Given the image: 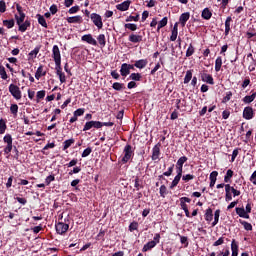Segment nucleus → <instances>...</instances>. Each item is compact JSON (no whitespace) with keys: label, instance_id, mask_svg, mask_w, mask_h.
Wrapping results in <instances>:
<instances>
[{"label":"nucleus","instance_id":"9b49d317","mask_svg":"<svg viewBox=\"0 0 256 256\" xmlns=\"http://www.w3.org/2000/svg\"><path fill=\"white\" fill-rule=\"evenodd\" d=\"M128 41H130V43H141V41H143V36L132 33L129 35Z\"/></svg>","mask_w":256,"mask_h":256},{"label":"nucleus","instance_id":"dca6fc26","mask_svg":"<svg viewBox=\"0 0 256 256\" xmlns=\"http://www.w3.org/2000/svg\"><path fill=\"white\" fill-rule=\"evenodd\" d=\"M187 203H191V200L187 197H182L180 198V207L183 211H187V209H189L187 207Z\"/></svg>","mask_w":256,"mask_h":256},{"label":"nucleus","instance_id":"a18cd8bd","mask_svg":"<svg viewBox=\"0 0 256 256\" xmlns=\"http://www.w3.org/2000/svg\"><path fill=\"white\" fill-rule=\"evenodd\" d=\"M179 181H181V178L179 176H175L174 180L170 185V189H174V187H177V185H179Z\"/></svg>","mask_w":256,"mask_h":256},{"label":"nucleus","instance_id":"7c9ffc66","mask_svg":"<svg viewBox=\"0 0 256 256\" xmlns=\"http://www.w3.org/2000/svg\"><path fill=\"white\" fill-rule=\"evenodd\" d=\"M0 77L3 79V81H7L9 76L7 75V71L5 70V67L3 65H0Z\"/></svg>","mask_w":256,"mask_h":256},{"label":"nucleus","instance_id":"f704fd0d","mask_svg":"<svg viewBox=\"0 0 256 256\" xmlns=\"http://www.w3.org/2000/svg\"><path fill=\"white\" fill-rule=\"evenodd\" d=\"M16 23L17 25H21V23H24L25 21V13H21L19 15H15Z\"/></svg>","mask_w":256,"mask_h":256},{"label":"nucleus","instance_id":"ddd939ff","mask_svg":"<svg viewBox=\"0 0 256 256\" xmlns=\"http://www.w3.org/2000/svg\"><path fill=\"white\" fill-rule=\"evenodd\" d=\"M201 77L204 83H208L209 85H215V82L213 81V76H211V74L203 73Z\"/></svg>","mask_w":256,"mask_h":256},{"label":"nucleus","instance_id":"3c124183","mask_svg":"<svg viewBox=\"0 0 256 256\" xmlns=\"http://www.w3.org/2000/svg\"><path fill=\"white\" fill-rule=\"evenodd\" d=\"M175 165L172 164L169 168L168 171L164 172L163 175L165 177H171V175L173 174V169H174Z\"/></svg>","mask_w":256,"mask_h":256},{"label":"nucleus","instance_id":"4c0bfd02","mask_svg":"<svg viewBox=\"0 0 256 256\" xmlns=\"http://www.w3.org/2000/svg\"><path fill=\"white\" fill-rule=\"evenodd\" d=\"M73 143H75V139H68L64 141L63 151H67V149H69V147H71Z\"/></svg>","mask_w":256,"mask_h":256},{"label":"nucleus","instance_id":"a878e982","mask_svg":"<svg viewBox=\"0 0 256 256\" xmlns=\"http://www.w3.org/2000/svg\"><path fill=\"white\" fill-rule=\"evenodd\" d=\"M231 21H233L231 16L226 18V21H225V35H229V31H231Z\"/></svg>","mask_w":256,"mask_h":256},{"label":"nucleus","instance_id":"09e8293b","mask_svg":"<svg viewBox=\"0 0 256 256\" xmlns=\"http://www.w3.org/2000/svg\"><path fill=\"white\" fill-rule=\"evenodd\" d=\"M229 192L233 193V197H239L241 195V191L235 189L233 186H230Z\"/></svg>","mask_w":256,"mask_h":256},{"label":"nucleus","instance_id":"f257e3e1","mask_svg":"<svg viewBox=\"0 0 256 256\" xmlns=\"http://www.w3.org/2000/svg\"><path fill=\"white\" fill-rule=\"evenodd\" d=\"M52 58L54 59L56 65V74L59 77L60 83H65L67 78L65 77V73H63V69L61 68V50H59V46L57 45L53 46Z\"/></svg>","mask_w":256,"mask_h":256},{"label":"nucleus","instance_id":"a211bd4d","mask_svg":"<svg viewBox=\"0 0 256 256\" xmlns=\"http://www.w3.org/2000/svg\"><path fill=\"white\" fill-rule=\"evenodd\" d=\"M217 175H219V172L213 171L210 174V187H215V183H217Z\"/></svg>","mask_w":256,"mask_h":256},{"label":"nucleus","instance_id":"4d7b16f0","mask_svg":"<svg viewBox=\"0 0 256 256\" xmlns=\"http://www.w3.org/2000/svg\"><path fill=\"white\" fill-rule=\"evenodd\" d=\"M223 243H225V237H220L213 243V247H219V245H223Z\"/></svg>","mask_w":256,"mask_h":256},{"label":"nucleus","instance_id":"680f3d73","mask_svg":"<svg viewBox=\"0 0 256 256\" xmlns=\"http://www.w3.org/2000/svg\"><path fill=\"white\" fill-rule=\"evenodd\" d=\"M176 107H177V109H181V107H185V100L177 99Z\"/></svg>","mask_w":256,"mask_h":256},{"label":"nucleus","instance_id":"393cba45","mask_svg":"<svg viewBox=\"0 0 256 256\" xmlns=\"http://www.w3.org/2000/svg\"><path fill=\"white\" fill-rule=\"evenodd\" d=\"M222 65H223V59L221 58V56H218L215 60V71L217 73H219V71H221Z\"/></svg>","mask_w":256,"mask_h":256},{"label":"nucleus","instance_id":"72a5a7b5","mask_svg":"<svg viewBox=\"0 0 256 256\" xmlns=\"http://www.w3.org/2000/svg\"><path fill=\"white\" fill-rule=\"evenodd\" d=\"M193 79V72L191 70L186 71V75L184 77V84L187 85Z\"/></svg>","mask_w":256,"mask_h":256},{"label":"nucleus","instance_id":"603ef678","mask_svg":"<svg viewBox=\"0 0 256 256\" xmlns=\"http://www.w3.org/2000/svg\"><path fill=\"white\" fill-rule=\"evenodd\" d=\"M130 79H132V81H141V74H139V73H132L130 75Z\"/></svg>","mask_w":256,"mask_h":256},{"label":"nucleus","instance_id":"69168bd1","mask_svg":"<svg viewBox=\"0 0 256 256\" xmlns=\"http://www.w3.org/2000/svg\"><path fill=\"white\" fill-rule=\"evenodd\" d=\"M52 181H55V176H53V175H49L45 179L46 185H51Z\"/></svg>","mask_w":256,"mask_h":256},{"label":"nucleus","instance_id":"b1692460","mask_svg":"<svg viewBox=\"0 0 256 256\" xmlns=\"http://www.w3.org/2000/svg\"><path fill=\"white\" fill-rule=\"evenodd\" d=\"M68 23H83V17L81 16H72L67 18Z\"/></svg>","mask_w":256,"mask_h":256},{"label":"nucleus","instance_id":"de8ad7c7","mask_svg":"<svg viewBox=\"0 0 256 256\" xmlns=\"http://www.w3.org/2000/svg\"><path fill=\"white\" fill-rule=\"evenodd\" d=\"M123 87H124V85L119 82H115L112 85V89H114L115 91H122Z\"/></svg>","mask_w":256,"mask_h":256},{"label":"nucleus","instance_id":"774afa93","mask_svg":"<svg viewBox=\"0 0 256 256\" xmlns=\"http://www.w3.org/2000/svg\"><path fill=\"white\" fill-rule=\"evenodd\" d=\"M250 181L253 183V185H256V170L250 176Z\"/></svg>","mask_w":256,"mask_h":256},{"label":"nucleus","instance_id":"0eeeda50","mask_svg":"<svg viewBox=\"0 0 256 256\" xmlns=\"http://www.w3.org/2000/svg\"><path fill=\"white\" fill-rule=\"evenodd\" d=\"M69 231V224H65L63 222H59L56 224V232L59 235H63Z\"/></svg>","mask_w":256,"mask_h":256},{"label":"nucleus","instance_id":"e2e57ef3","mask_svg":"<svg viewBox=\"0 0 256 256\" xmlns=\"http://www.w3.org/2000/svg\"><path fill=\"white\" fill-rule=\"evenodd\" d=\"M231 97H233L232 92H227L226 96L223 98L222 102L227 103L228 101H231Z\"/></svg>","mask_w":256,"mask_h":256},{"label":"nucleus","instance_id":"9d476101","mask_svg":"<svg viewBox=\"0 0 256 256\" xmlns=\"http://www.w3.org/2000/svg\"><path fill=\"white\" fill-rule=\"evenodd\" d=\"M81 40L84 41L85 43H88L89 45H94L97 46V40L93 38V35L91 34H86L81 37Z\"/></svg>","mask_w":256,"mask_h":256},{"label":"nucleus","instance_id":"412c9836","mask_svg":"<svg viewBox=\"0 0 256 256\" xmlns=\"http://www.w3.org/2000/svg\"><path fill=\"white\" fill-rule=\"evenodd\" d=\"M18 26H19V31H21V33H25V31H27V28L31 27V22H29V20H26L25 22L18 24Z\"/></svg>","mask_w":256,"mask_h":256},{"label":"nucleus","instance_id":"bb28decb","mask_svg":"<svg viewBox=\"0 0 256 256\" xmlns=\"http://www.w3.org/2000/svg\"><path fill=\"white\" fill-rule=\"evenodd\" d=\"M157 245V242L155 241H150L148 243H146L142 249V251L145 253L151 249H153V247H155Z\"/></svg>","mask_w":256,"mask_h":256},{"label":"nucleus","instance_id":"0e129e2a","mask_svg":"<svg viewBox=\"0 0 256 256\" xmlns=\"http://www.w3.org/2000/svg\"><path fill=\"white\" fill-rule=\"evenodd\" d=\"M84 113H85V109H83V108H79V109L74 111V115L76 117H81V115H83Z\"/></svg>","mask_w":256,"mask_h":256},{"label":"nucleus","instance_id":"4be33fe9","mask_svg":"<svg viewBox=\"0 0 256 256\" xmlns=\"http://www.w3.org/2000/svg\"><path fill=\"white\" fill-rule=\"evenodd\" d=\"M231 251H232V256L239 255V245H237V242H235V240H232Z\"/></svg>","mask_w":256,"mask_h":256},{"label":"nucleus","instance_id":"5701e85b","mask_svg":"<svg viewBox=\"0 0 256 256\" xmlns=\"http://www.w3.org/2000/svg\"><path fill=\"white\" fill-rule=\"evenodd\" d=\"M211 17H213V13H211V10H209V8H205L202 11V19L209 21V19H211Z\"/></svg>","mask_w":256,"mask_h":256},{"label":"nucleus","instance_id":"423d86ee","mask_svg":"<svg viewBox=\"0 0 256 256\" xmlns=\"http://www.w3.org/2000/svg\"><path fill=\"white\" fill-rule=\"evenodd\" d=\"M101 129V127H103V122H99V121H89L86 122L83 128V131H89V129Z\"/></svg>","mask_w":256,"mask_h":256},{"label":"nucleus","instance_id":"aec40b11","mask_svg":"<svg viewBox=\"0 0 256 256\" xmlns=\"http://www.w3.org/2000/svg\"><path fill=\"white\" fill-rule=\"evenodd\" d=\"M236 213L239 215V217H242L243 219H249V214L246 213L245 208L243 207H237Z\"/></svg>","mask_w":256,"mask_h":256},{"label":"nucleus","instance_id":"c9c22d12","mask_svg":"<svg viewBox=\"0 0 256 256\" xmlns=\"http://www.w3.org/2000/svg\"><path fill=\"white\" fill-rule=\"evenodd\" d=\"M229 189H231V185L226 184L225 185L226 201H232L233 200V196L231 195V192H229Z\"/></svg>","mask_w":256,"mask_h":256},{"label":"nucleus","instance_id":"338daca9","mask_svg":"<svg viewBox=\"0 0 256 256\" xmlns=\"http://www.w3.org/2000/svg\"><path fill=\"white\" fill-rule=\"evenodd\" d=\"M177 35H179V31L172 30V34L170 36V41H177Z\"/></svg>","mask_w":256,"mask_h":256},{"label":"nucleus","instance_id":"ea45409f","mask_svg":"<svg viewBox=\"0 0 256 256\" xmlns=\"http://www.w3.org/2000/svg\"><path fill=\"white\" fill-rule=\"evenodd\" d=\"M232 177H233V170H231V169L227 170L226 175L224 177V182L229 183V181H231Z\"/></svg>","mask_w":256,"mask_h":256},{"label":"nucleus","instance_id":"5fc2aeb1","mask_svg":"<svg viewBox=\"0 0 256 256\" xmlns=\"http://www.w3.org/2000/svg\"><path fill=\"white\" fill-rule=\"evenodd\" d=\"M37 97V103H39V100L45 99V90L38 91L36 94Z\"/></svg>","mask_w":256,"mask_h":256},{"label":"nucleus","instance_id":"e433bc0d","mask_svg":"<svg viewBox=\"0 0 256 256\" xmlns=\"http://www.w3.org/2000/svg\"><path fill=\"white\" fill-rule=\"evenodd\" d=\"M3 25L7 27V29H13V27H15V20H4Z\"/></svg>","mask_w":256,"mask_h":256},{"label":"nucleus","instance_id":"f8f14e48","mask_svg":"<svg viewBox=\"0 0 256 256\" xmlns=\"http://www.w3.org/2000/svg\"><path fill=\"white\" fill-rule=\"evenodd\" d=\"M130 6H131V1L127 0L120 4H117L116 9L118 11H128Z\"/></svg>","mask_w":256,"mask_h":256},{"label":"nucleus","instance_id":"39448f33","mask_svg":"<svg viewBox=\"0 0 256 256\" xmlns=\"http://www.w3.org/2000/svg\"><path fill=\"white\" fill-rule=\"evenodd\" d=\"M90 19L98 29H103V18H101V15L92 13Z\"/></svg>","mask_w":256,"mask_h":256},{"label":"nucleus","instance_id":"473e14b6","mask_svg":"<svg viewBox=\"0 0 256 256\" xmlns=\"http://www.w3.org/2000/svg\"><path fill=\"white\" fill-rule=\"evenodd\" d=\"M167 23H168L167 17H164L162 20H160V21L158 22L157 31H158V32L161 31V29H163V27H166Z\"/></svg>","mask_w":256,"mask_h":256},{"label":"nucleus","instance_id":"f03ea898","mask_svg":"<svg viewBox=\"0 0 256 256\" xmlns=\"http://www.w3.org/2000/svg\"><path fill=\"white\" fill-rule=\"evenodd\" d=\"M4 143H6V147L4 148L5 155H9L11 151H13V137L11 134H6L3 138Z\"/></svg>","mask_w":256,"mask_h":256},{"label":"nucleus","instance_id":"6e6552de","mask_svg":"<svg viewBox=\"0 0 256 256\" xmlns=\"http://www.w3.org/2000/svg\"><path fill=\"white\" fill-rule=\"evenodd\" d=\"M161 155V144H156L152 149V161H157Z\"/></svg>","mask_w":256,"mask_h":256},{"label":"nucleus","instance_id":"a19ab883","mask_svg":"<svg viewBox=\"0 0 256 256\" xmlns=\"http://www.w3.org/2000/svg\"><path fill=\"white\" fill-rule=\"evenodd\" d=\"M97 40H98L99 45H101V47H105V45H106L105 34L98 35Z\"/></svg>","mask_w":256,"mask_h":256},{"label":"nucleus","instance_id":"37998d69","mask_svg":"<svg viewBox=\"0 0 256 256\" xmlns=\"http://www.w3.org/2000/svg\"><path fill=\"white\" fill-rule=\"evenodd\" d=\"M193 53H195V47H193V44H190L186 51V57H191Z\"/></svg>","mask_w":256,"mask_h":256},{"label":"nucleus","instance_id":"1a4fd4ad","mask_svg":"<svg viewBox=\"0 0 256 256\" xmlns=\"http://www.w3.org/2000/svg\"><path fill=\"white\" fill-rule=\"evenodd\" d=\"M255 113L253 112V108L248 106L244 108L243 111V117L244 119H246L247 121L251 120L254 117Z\"/></svg>","mask_w":256,"mask_h":256},{"label":"nucleus","instance_id":"f3484780","mask_svg":"<svg viewBox=\"0 0 256 256\" xmlns=\"http://www.w3.org/2000/svg\"><path fill=\"white\" fill-rule=\"evenodd\" d=\"M46 75H47V72L43 71V66H39L35 73V79L39 81L42 77H45Z\"/></svg>","mask_w":256,"mask_h":256},{"label":"nucleus","instance_id":"cd10ccee","mask_svg":"<svg viewBox=\"0 0 256 256\" xmlns=\"http://www.w3.org/2000/svg\"><path fill=\"white\" fill-rule=\"evenodd\" d=\"M36 18L38 19L39 25H41L42 27H45V29H47V21L45 20V17L41 14H37Z\"/></svg>","mask_w":256,"mask_h":256},{"label":"nucleus","instance_id":"6ab92c4d","mask_svg":"<svg viewBox=\"0 0 256 256\" xmlns=\"http://www.w3.org/2000/svg\"><path fill=\"white\" fill-rule=\"evenodd\" d=\"M129 73H131V71L129 70L127 63L122 64L120 68V74L122 75V77H127Z\"/></svg>","mask_w":256,"mask_h":256},{"label":"nucleus","instance_id":"13d9d810","mask_svg":"<svg viewBox=\"0 0 256 256\" xmlns=\"http://www.w3.org/2000/svg\"><path fill=\"white\" fill-rule=\"evenodd\" d=\"M131 21H139V14H137L136 16H128L126 18V23H130Z\"/></svg>","mask_w":256,"mask_h":256},{"label":"nucleus","instance_id":"2f4dec72","mask_svg":"<svg viewBox=\"0 0 256 256\" xmlns=\"http://www.w3.org/2000/svg\"><path fill=\"white\" fill-rule=\"evenodd\" d=\"M185 163H187V157L186 156H182V157H180L178 159V161L176 163V167L183 169V165H185Z\"/></svg>","mask_w":256,"mask_h":256},{"label":"nucleus","instance_id":"6e6d98bb","mask_svg":"<svg viewBox=\"0 0 256 256\" xmlns=\"http://www.w3.org/2000/svg\"><path fill=\"white\" fill-rule=\"evenodd\" d=\"M138 228H139V223H137V222H132L129 225V231H131V232L137 231Z\"/></svg>","mask_w":256,"mask_h":256},{"label":"nucleus","instance_id":"49530a36","mask_svg":"<svg viewBox=\"0 0 256 256\" xmlns=\"http://www.w3.org/2000/svg\"><path fill=\"white\" fill-rule=\"evenodd\" d=\"M125 29H129L130 31H137V24L128 23L124 25Z\"/></svg>","mask_w":256,"mask_h":256},{"label":"nucleus","instance_id":"8fccbe9b","mask_svg":"<svg viewBox=\"0 0 256 256\" xmlns=\"http://www.w3.org/2000/svg\"><path fill=\"white\" fill-rule=\"evenodd\" d=\"M91 153H93V149H91V147H88L82 152V157H89Z\"/></svg>","mask_w":256,"mask_h":256},{"label":"nucleus","instance_id":"4468645a","mask_svg":"<svg viewBox=\"0 0 256 256\" xmlns=\"http://www.w3.org/2000/svg\"><path fill=\"white\" fill-rule=\"evenodd\" d=\"M147 63H149L147 59L137 60L134 64V67H136L137 69H145V67H147Z\"/></svg>","mask_w":256,"mask_h":256},{"label":"nucleus","instance_id":"20e7f679","mask_svg":"<svg viewBox=\"0 0 256 256\" xmlns=\"http://www.w3.org/2000/svg\"><path fill=\"white\" fill-rule=\"evenodd\" d=\"M124 156L122 157V163H129L131 157H133V147L127 144L123 150Z\"/></svg>","mask_w":256,"mask_h":256},{"label":"nucleus","instance_id":"c03bdc74","mask_svg":"<svg viewBox=\"0 0 256 256\" xmlns=\"http://www.w3.org/2000/svg\"><path fill=\"white\" fill-rule=\"evenodd\" d=\"M7 129V124L3 119L0 120V135H3L5 133V130Z\"/></svg>","mask_w":256,"mask_h":256},{"label":"nucleus","instance_id":"864d4df0","mask_svg":"<svg viewBox=\"0 0 256 256\" xmlns=\"http://www.w3.org/2000/svg\"><path fill=\"white\" fill-rule=\"evenodd\" d=\"M165 195H167V187L165 185L160 186V197L165 199Z\"/></svg>","mask_w":256,"mask_h":256},{"label":"nucleus","instance_id":"58836bf2","mask_svg":"<svg viewBox=\"0 0 256 256\" xmlns=\"http://www.w3.org/2000/svg\"><path fill=\"white\" fill-rule=\"evenodd\" d=\"M10 113H12L14 117H17V113H19V106L17 104H12L10 106Z\"/></svg>","mask_w":256,"mask_h":256},{"label":"nucleus","instance_id":"c756f323","mask_svg":"<svg viewBox=\"0 0 256 256\" xmlns=\"http://www.w3.org/2000/svg\"><path fill=\"white\" fill-rule=\"evenodd\" d=\"M255 97H256V92H254L250 96H245L243 98V103H246V104L253 103V101H255Z\"/></svg>","mask_w":256,"mask_h":256},{"label":"nucleus","instance_id":"bf43d9fd","mask_svg":"<svg viewBox=\"0 0 256 256\" xmlns=\"http://www.w3.org/2000/svg\"><path fill=\"white\" fill-rule=\"evenodd\" d=\"M192 179H195V176L191 175V174H186L182 177V180L185 181L186 183L188 181H192Z\"/></svg>","mask_w":256,"mask_h":256},{"label":"nucleus","instance_id":"052dcab7","mask_svg":"<svg viewBox=\"0 0 256 256\" xmlns=\"http://www.w3.org/2000/svg\"><path fill=\"white\" fill-rule=\"evenodd\" d=\"M7 11V5L5 4V1H0V13H5Z\"/></svg>","mask_w":256,"mask_h":256},{"label":"nucleus","instance_id":"c85d7f7f","mask_svg":"<svg viewBox=\"0 0 256 256\" xmlns=\"http://www.w3.org/2000/svg\"><path fill=\"white\" fill-rule=\"evenodd\" d=\"M205 220L208 221V223H211V221H213V210L211 208H208L206 210Z\"/></svg>","mask_w":256,"mask_h":256},{"label":"nucleus","instance_id":"79ce46f5","mask_svg":"<svg viewBox=\"0 0 256 256\" xmlns=\"http://www.w3.org/2000/svg\"><path fill=\"white\" fill-rule=\"evenodd\" d=\"M240 223H241V225H243V227L246 231H253V225H251V223L246 222V221H241Z\"/></svg>","mask_w":256,"mask_h":256},{"label":"nucleus","instance_id":"2eb2a0df","mask_svg":"<svg viewBox=\"0 0 256 256\" xmlns=\"http://www.w3.org/2000/svg\"><path fill=\"white\" fill-rule=\"evenodd\" d=\"M190 17H191V15L189 14V12H185V13L181 14L179 21H180L182 27H185V25L187 24V21H189Z\"/></svg>","mask_w":256,"mask_h":256},{"label":"nucleus","instance_id":"7ed1b4c3","mask_svg":"<svg viewBox=\"0 0 256 256\" xmlns=\"http://www.w3.org/2000/svg\"><path fill=\"white\" fill-rule=\"evenodd\" d=\"M9 93L16 99V101L21 100L22 93H21V88L15 84H10L9 85Z\"/></svg>","mask_w":256,"mask_h":256}]
</instances>
